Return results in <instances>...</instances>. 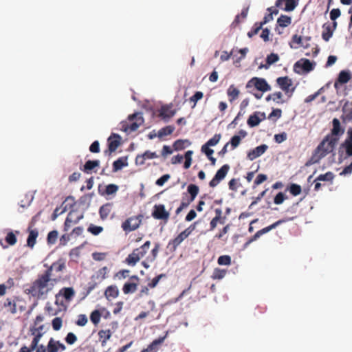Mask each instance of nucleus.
<instances>
[{"label":"nucleus","mask_w":352,"mask_h":352,"mask_svg":"<svg viewBox=\"0 0 352 352\" xmlns=\"http://www.w3.org/2000/svg\"><path fill=\"white\" fill-rule=\"evenodd\" d=\"M292 23L290 16L282 14L277 20V23L279 26L285 28L289 25Z\"/></svg>","instance_id":"obj_43"},{"label":"nucleus","mask_w":352,"mask_h":352,"mask_svg":"<svg viewBox=\"0 0 352 352\" xmlns=\"http://www.w3.org/2000/svg\"><path fill=\"white\" fill-rule=\"evenodd\" d=\"M5 240L6 243L10 245H14L16 244L17 239L15 234L12 231H10L8 232Z\"/></svg>","instance_id":"obj_49"},{"label":"nucleus","mask_w":352,"mask_h":352,"mask_svg":"<svg viewBox=\"0 0 352 352\" xmlns=\"http://www.w3.org/2000/svg\"><path fill=\"white\" fill-rule=\"evenodd\" d=\"M120 144V136L116 133H112L107 139L108 148L104 151V154L110 156L112 153L116 151Z\"/></svg>","instance_id":"obj_10"},{"label":"nucleus","mask_w":352,"mask_h":352,"mask_svg":"<svg viewBox=\"0 0 352 352\" xmlns=\"http://www.w3.org/2000/svg\"><path fill=\"white\" fill-rule=\"evenodd\" d=\"M287 199V197L282 192H279L274 198V203L280 205Z\"/></svg>","instance_id":"obj_56"},{"label":"nucleus","mask_w":352,"mask_h":352,"mask_svg":"<svg viewBox=\"0 0 352 352\" xmlns=\"http://www.w3.org/2000/svg\"><path fill=\"white\" fill-rule=\"evenodd\" d=\"M21 301L19 296L7 298L3 302V307L6 309L7 311L15 314L17 312V304Z\"/></svg>","instance_id":"obj_14"},{"label":"nucleus","mask_w":352,"mask_h":352,"mask_svg":"<svg viewBox=\"0 0 352 352\" xmlns=\"http://www.w3.org/2000/svg\"><path fill=\"white\" fill-rule=\"evenodd\" d=\"M98 336L100 338H104V340L102 341V345L104 346L106 344L107 341L110 339L111 336V332L109 329L100 330L98 332Z\"/></svg>","instance_id":"obj_47"},{"label":"nucleus","mask_w":352,"mask_h":352,"mask_svg":"<svg viewBox=\"0 0 352 352\" xmlns=\"http://www.w3.org/2000/svg\"><path fill=\"white\" fill-rule=\"evenodd\" d=\"M226 273L227 271L226 270L215 268L211 277L214 280H220L222 279L226 276Z\"/></svg>","instance_id":"obj_46"},{"label":"nucleus","mask_w":352,"mask_h":352,"mask_svg":"<svg viewBox=\"0 0 352 352\" xmlns=\"http://www.w3.org/2000/svg\"><path fill=\"white\" fill-rule=\"evenodd\" d=\"M239 90L234 85H230L227 90V94L231 102L239 97Z\"/></svg>","instance_id":"obj_36"},{"label":"nucleus","mask_w":352,"mask_h":352,"mask_svg":"<svg viewBox=\"0 0 352 352\" xmlns=\"http://www.w3.org/2000/svg\"><path fill=\"white\" fill-rule=\"evenodd\" d=\"M351 78V74L348 71L342 70L340 72L337 80L335 82L334 87L336 89L338 88V83L345 84Z\"/></svg>","instance_id":"obj_27"},{"label":"nucleus","mask_w":352,"mask_h":352,"mask_svg":"<svg viewBox=\"0 0 352 352\" xmlns=\"http://www.w3.org/2000/svg\"><path fill=\"white\" fill-rule=\"evenodd\" d=\"M188 143V140H177L174 142L173 148L175 151H181L186 148Z\"/></svg>","instance_id":"obj_50"},{"label":"nucleus","mask_w":352,"mask_h":352,"mask_svg":"<svg viewBox=\"0 0 352 352\" xmlns=\"http://www.w3.org/2000/svg\"><path fill=\"white\" fill-rule=\"evenodd\" d=\"M348 138L345 140L342 146L345 148L347 156H352V129H349L347 131Z\"/></svg>","instance_id":"obj_28"},{"label":"nucleus","mask_w":352,"mask_h":352,"mask_svg":"<svg viewBox=\"0 0 352 352\" xmlns=\"http://www.w3.org/2000/svg\"><path fill=\"white\" fill-rule=\"evenodd\" d=\"M221 138V134H215L211 139H210L206 144L209 146H214L217 145L220 141Z\"/></svg>","instance_id":"obj_59"},{"label":"nucleus","mask_w":352,"mask_h":352,"mask_svg":"<svg viewBox=\"0 0 352 352\" xmlns=\"http://www.w3.org/2000/svg\"><path fill=\"white\" fill-rule=\"evenodd\" d=\"M295 217H289V218H284L279 219L278 221L274 222V223L267 226L258 231H257L252 236H251L243 245V248H247L250 244H251L253 241L257 240L259 237H261L263 234H266L271 231L272 230L276 228L277 226L281 225L283 223L287 222L289 221H292Z\"/></svg>","instance_id":"obj_4"},{"label":"nucleus","mask_w":352,"mask_h":352,"mask_svg":"<svg viewBox=\"0 0 352 352\" xmlns=\"http://www.w3.org/2000/svg\"><path fill=\"white\" fill-rule=\"evenodd\" d=\"M73 213H69L64 223V231L67 232L72 223H77L78 219L72 218Z\"/></svg>","instance_id":"obj_44"},{"label":"nucleus","mask_w":352,"mask_h":352,"mask_svg":"<svg viewBox=\"0 0 352 352\" xmlns=\"http://www.w3.org/2000/svg\"><path fill=\"white\" fill-rule=\"evenodd\" d=\"M289 192L294 196H297L301 193L302 188L301 186L296 184H292L289 186Z\"/></svg>","instance_id":"obj_54"},{"label":"nucleus","mask_w":352,"mask_h":352,"mask_svg":"<svg viewBox=\"0 0 352 352\" xmlns=\"http://www.w3.org/2000/svg\"><path fill=\"white\" fill-rule=\"evenodd\" d=\"M100 166L99 160H88L85 162L82 168L80 170L87 174L92 173L94 169Z\"/></svg>","instance_id":"obj_26"},{"label":"nucleus","mask_w":352,"mask_h":352,"mask_svg":"<svg viewBox=\"0 0 352 352\" xmlns=\"http://www.w3.org/2000/svg\"><path fill=\"white\" fill-rule=\"evenodd\" d=\"M295 217H289V218H284L279 219L278 221L274 222V223L267 226L258 231H257L252 236H251L243 245V248H247L250 244H251L253 241L257 240L259 237H261L263 234H266L271 231L272 230L276 228L277 226L281 225L283 223L287 222L289 221H292Z\"/></svg>","instance_id":"obj_5"},{"label":"nucleus","mask_w":352,"mask_h":352,"mask_svg":"<svg viewBox=\"0 0 352 352\" xmlns=\"http://www.w3.org/2000/svg\"><path fill=\"white\" fill-rule=\"evenodd\" d=\"M140 223L141 219L138 217H131L122 223V228L125 232H129L137 229Z\"/></svg>","instance_id":"obj_15"},{"label":"nucleus","mask_w":352,"mask_h":352,"mask_svg":"<svg viewBox=\"0 0 352 352\" xmlns=\"http://www.w3.org/2000/svg\"><path fill=\"white\" fill-rule=\"evenodd\" d=\"M254 87L256 89L265 92L271 90L270 85L267 83L265 79L254 77L252 78L246 84V88L248 89Z\"/></svg>","instance_id":"obj_6"},{"label":"nucleus","mask_w":352,"mask_h":352,"mask_svg":"<svg viewBox=\"0 0 352 352\" xmlns=\"http://www.w3.org/2000/svg\"><path fill=\"white\" fill-rule=\"evenodd\" d=\"M333 129L331 130V133L333 135H340L344 133V130L341 129L340 122L338 119L334 118L333 120Z\"/></svg>","instance_id":"obj_38"},{"label":"nucleus","mask_w":352,"mask_h":352,"mask_svg":"<svg viewBox=\"0 0 352 352\" xmlns=\"http://www.w3.org/2000/svg\"><path fill=\"white\" fill-rule=\"evenodd\" d=\"M299 0H276L275 6L286 12L293 11L298 4Z\"/></svg>","instance_id":"obj_16"},{"label":"nucleus","mask_w":352,"mask_h":352,"mask_svg":"<svg viewBox=\"0 0 352 352\" xmlns=\"http://www.w3.org/2000/svg\"><path fill=\"white\" fill-rule=\"evenodd\" d=\"M322 28L324 30L322 33V38L324 41H329L334 31L331 29V26L327 23H324Z\"/></svg>","instance_id":"obj_34"},{"label":"nucleus","mask_w":352,"mask_h":352,"mask_svg":"<svg viewBox=\"0 0 352 352\" xmlns=\"http://www.w3.org/2000/svg\"><path fill=\"white\" fill-rule=\"evenodd\" d=\"M101 314L98 310H94L90 315V320L94 324H97L100 320Z\"/></svg>","instance_id":"obj_55"},{"label":"nucleus","mask_w":352,"mask_h":352,"mask_svg":"<svg viewBox=\"0 0 352 352\" xmlns=\"http://www.w3.org/2000/svg\"><path fill=\"white\" fill-rule=\"evenodd\" d=\"M58 238V232L56 230H52L47 234V242L48 243L54 244Z\"/></svg>","instance_id":"obj_61"},{"label":"nucleus","mask_w":352,"mask_h":352,"mask_svg":"<svg viewBox=\"0 0 352 352\" xmlns=\"http://www.w3.org/2000/svg\"><path fill=\"white\" fill-rule=\"evenodd\" d=\"M267 10L270 12V13L265 15L263 19V21L260 23L261 24H262V25L272 20L273 14H277L278 13V10L276 8H274L273 7L267 8Z\"/></svg>","instance_id":"obj_45"},{"label":"nucleus","mask_w":352,"mask_h":352,"mask_svg":"<svg viewBox=\"0 0 352 352\" xmlns=\"http://www.w3.org/2000/svg\"><path fill=\"white\" fill-rule=\"evenodd\" d=\"M170 214L165 210L164 205H155V219H162L167 222L169 219Z\"/></svg>","instance_id":"obj_23"},{"label":"nucleus","mask_w":352,"mask_h":352,"mask_svg":"<svg viewBox=\"0 0 352 352\" xmlns=\"http://www.w3.org/2000/svg\"><path fill=\"white\" fill-rule=\"evenodd\" d=\"M87 323V318L85 314H80L76 321V324L80 327H83Z\"/></svg>","instance_id":"obj_63"},{"label":"nucleus","mask_w":352,"mask_h":352,"mask_svg":"<svg viewBox=\"0 0 352 352\" xmlns=\"http://www.w3.org/2000/svg\"><path fill=\"white\" fill-rule=\"evenodd\" d=\"M109 272V271L107 267H103L96 272V274L92 276V278H96L99 282H102L103 280L107 278V274Z\"/></svg>","instance_id":"obj_32"},{"label":"nucleus","mask_w":352,"mask_h":352,"mask_svg":"<svg viewBox=\"0 0 352 352\" xmlns=\"http://www.w3.org/2000/svg\"><path fill=\"white\" fill-rule=\"evenodd\" d=\"M230 170L228 164L223 165L216 173L212 179L209 182L211 188L216 187L226 176Z\"/></svg>","instance_id":"obj_11"},{"label":"nucleus","mask_w":352,"mask_h":352,"mask_svg":"<svg viewBox=\"0 0 352 352\" xmlns=\"http://www.w3.org/2000/svg\"><path fill=\"white\" fill-rule=\"evenodd\" d=\"M217 263L220 265H230L231 264V257L228 255L220 256L218 258Z\"/></svg>","instance_id":"obj_52"},{"label":"nucleus","mask_w":352,"mask_h":352,"mask_svg":"<svg viewBox=\"0 0 352 352\" xmlns=\"http://www.w3.org/2000/svg\"><path fill=\"white\" fill-rule=\"evenodd\" d=\"M336 142V139H330L328 136L326 137L314 151V154L309 161V164H315L319 162V161L322 157L326 156L328 153H331L333 150ZM307 164H308V163Z\"/></svg>","instance_id":"obj_2"},{"label":"nucleus","mask_w":352,"mask_h":352,"mask_svg":"<svg viewBox=\"0 0 352 352\" xmlns=\"http://www.w3.org/2000/svg\"><path fill=\"white\" fill-rule=\"evenodd\" d=\"M138 284L132 282L126 283L122 288L123 292L125 294L134 293L137 290Z\"/></svg>","instance_id":"obj_40"},{"label":"nucleus","mask_w":352,"mask_h":352,"mask_svg":"<svg viewBox=\"0 0 352 352\" xmlns=\"http://www.w3.org/2000/svg\"><path fill=\"white\" fill-rule=\"evenodd\" d=\"M343 111H344V119L345 120H348V121H350L352 120V107L351 108H344L343 109Z\"/></svg>","instance_id":"obj_64"},{"label":"nucleus","mask_w":352,"mask_h":352,"mask_svg":"<svg viewBox=\"0 0 352 352\" xmlns=\"http://www.w3.org/2000/svg\"><path fill=\"white\" fill-rule=\"evenodd\" d=\"M148 243L146 242L144 243L142 246H141L139 248H137L133 251V252L126 257L125 262L129 265H135L141 258H142L145 253V248L146 247L148 248Z\"/></svg>","instance_id":"obj_8"},{"label":"nucleus","mask_w":352,"mask_h":352,"mask_svg":"<svg viewBox=\"0 0 352 352\" xmlns=\"http://www.w3.org/2000/svg\"><path fill=\"white\" fill-rule=\"evenodd\" d=\"M38 231L36 230H32L30 231L28 239L27 244L29 247L32 248L36 243V239L38 236Z\"/></svg>","instance_id":"obj_41"},{"label":"nucleus","mask_w":352,"mask_h":352,"mask_svg":"<svg viewBox=\"0 0 352 352\" xmlns=\"http://www.w3.org/2000/svg\"><path fill=\"white\" fill-rule=\"evenodd\" d=\"M143 118L141 113H135L129 116L125 121L120 123V129L127 134L135 131L143 123Z\"/></svg>","instance_id":"obj_3"},{"label":"nucleus","mask_w":352,"mask_h":352,"mask_svg":"<svg viewBox=\"0 0 352 352\" xmlns=\"http://www.w3.org/2000/svg\"><path fill=\"white\" fill-rule=\"evenodd\" d=\"M276 82L279 87L285 93L290 94L289 96L292 95L295 91V87H292L293 82L291 78L288 76L279 77L276 79Z\"/></svg>","instance_id":"obj_12"},{"label":"nucleus","mask_w":352,"mask_h":352,"mask_svg":"<svg viewBox=\"0 0 352 352\" xmlns=\"http://www.w3.org/2000/svg\"><path fill=\"white\" fill-rule=\"evenodd\" d=\"M119 295V289L116 285H110L107 287L104 292L105 297L109 299V298H116Z\"/></svg>","instance_id":"obj_31"},{"label":"nucleus","mask_w":352,"mask_h":352,"mask_svg":"<svg viewBox=\"0 0 352 352\" xmlns=\"http://www.w3.org/2000/svg\"><path fill=\"white\" fill-rule=\"evenodd\" d=\"M66 268L65 261V260L60 258L57 261L54 262L43 273L47 274L49 278H58L59 280H60V276H54L53 274V271L56 273L61 272Z\"/></svg>","instance_id":"obj_9"},{"label":"nucleus","mask_w":352,"mask_h":352,"mask_svg":"<svg viewBox=\"0 0 352 352\" xmlns=\"http://www.w3.org/2000/svg\"><path fill=\"white\" fill-rule=\"evenodd\" d=\"M65 340L68 344L72 345L77 341V337L74 333L69 332L65 338Z\"/></svg>","instance_id":"obj_60"},{"label":"nucleus","mask_w":352,"mask_h":352,"mask_svg":"<svg viewBox=\"0 0 352 352\" xmlns=\"http://www.w3.org/2000/svg\"><path fill=\"white\" fill-rule=\"evenodd\" d=\"M30 331L31 334L32 336H34V338L31 342L30 345L32 346V349H35L38 346V344L41 338L44 335V333H38L35 331H32L30 329Z\"/></svg>","instance_id":"obj_35"},{"label":"nucleus","mask_w":352,"mask_h":352,"mask_svg":"<svg viewBox=\"0 0 352 352\" xmlns=\"http://www.w3.org/2000/svg\"><path fill=\"white\" fill-rule=\"evenodd\" d=\"M192 151H188L186 152L184 157H185V162L184 164V168L185 169H188L192 163Z\"/></svg>","instance_id":"obj_51"},{"label":"nucleus","mask_w":352,"mask_h":352,"mask_svg":"<svg viewBox=\"0 0 352 352\" xmlns=\"http://www.w3.org/2000/svg\"><path fill=\"white\" fill-rule=\"evenodd\" d=\"M187 190L190 195V197L186 201H182L179 207H178L175 211L177 214H179L183 209L187 208L189 204L195 200L199 193V188L197 185L191 184L188 185Z\"/></svg>","instance_id":"obj_7"},{"label":"nucleus","mask_w":352,"mask_h":352,"mask_svg":"<svg viewBox=\"0 0 352 352\" xmlns=\"http://www.w3.org/2000/svg\"><path fill=\"white\" fill-rule=\"evenodd\" d=\"M279 56L277 54L271 53L270 54L267 55L266 58V63L265 65H261L259 66V68L265 67V69H268L269 67L278 61Z\"/></svg>","instance_id":"obj_33"},{"label":"nucleus","mask_w":352,"mask_h":352,"mask_svg":"<svg viewBox=\"0 0 352 352\" xmlns=\"http://www.w3.org/2000/svg\"><path fill=\"white\" fill-rule=\"evenodd\" d=\"M68 201H71V203L66 204L62 210H60L59 207H56L55 208V210H54V212L52 215V220L54 221L60 214L65 212L68 208H71L73 206V205L74 204V199L71 196H69L65 199V201H64L63 205L65 202H68Z\"/></svg>","instance_id":"obj_21"},{"label":"nucleus","mask_w":352,"mask_h":352,"mask_svg":"<svg viewBox=\"0 0 352 352\" xmlns=\"http://www.w3.org/2000/svg\"><path fill=\"white\" fill-rule=\"evenodd\" d=\"M295 67H300L305 72H310L314 67L311 61L308 59H302L300 61H298L294 65Z\"/></svg>","instance_id":"obj_29"},{"label":"nucleus","mask_w":352,"mask_h":352,"mask_svg":"<svg viewBox=\"0 0 352 352\" xmlns=\"http://www.w3.org/2000/svg\"><path fill=\"white\" fill-rule=\"evenodd\" d=\"M302 41H303V39L301 36H298V34H294V35H293L291 42L289 43L290 47L294 48V49H297L300 46H302L305 48L309 47V45L307 43L304 44L302 43Z\"/></svg>","instance_id":"obj_25"},{"label":"nucleus","mask_w":352,"mask_h":352,"mask_svg":"<svg viewBox=\"0 0 352 352\" xmlns=\"http://www.w3.org/2000/svg\"><path fill=\"white\" fill-rule=\"evenodd\" d=\"M267 149V145L261 144L258 146H256L255 148L250 150L248 153L247 157L250 160H254L256 158L260 157L261 155H263L266 151Z\"/></svg>","instance_id":"obj_22"},{"label":"nucleus","mask_w":352,"mask_h":352,"mask_svg":"<svg viewBox=\"0 0 352 352\" xmlns=\"http://www.w3.org/2000/svg\"><path fill=\"white\" fill-rule=\"evenodd\" d=\"M58 281V278H49L48 273L38 274L36 279L26 289V293L37 300H45L48 294L52 291L55 283Z\"/></svg>","instance_id":"obj_1"},{"label":"nucleus","mask_w":352,"mask_h":352,"mask_svg":"<svg viewBox=\"0 0 352 352\" xmlns=\"http://www.w3.org/2000/svg\"><path fill=\"white\" fill-rule=\"evenodd\" d=\"M186 238L183 235V234L181 232L179 234L175 239H173L171 241V244L176 248L183 241H184Z\"/></svg>","instance_id":"obj_62"},{"label":"nucleus","mask_w":352,"mask_h":352,"mask_svg":"<svg viewBox=\"0 0 352 352\" xmlns=\"http://www.w3.org/2000/svg\"><path fill=\"white\" fill-rule=\"evenodd\" d=\"M267 179V176L266 175L262 174V173L258 174L254 182L253 188H254L256 186L261 184L262 183L265 182Z\"/></svg>","instance_id":"obj_57"},{"label":"nucleus","mask_w":352,"mask_h":352,"mask_svg":"<svg viewBox=\"0 0 352 352\" xmlns=\"http://www.w3.org/2000/svg\"><path fill=\"white\" fill-rule=\"evenodd\" d=\"M45 311L50 316H54L58 315L60 309H54L50 302H47L45 307Z\"/></svg>","instance_id":"obj_48"},{"label":"nucleus","mask_w":352,"mask_h":352,"mask_svg":"<svg viewBox=\"0 0 352 352\" xmlns=\"http://www.w3.org/2000/svg\"><path fill=\"white\" fill-rule=\"evenodd\" d=\"M154 157V153L146 151L142 155H138L135 158V163L139 165L146 164L147 160H151Z\"/></svg>","instance_id":"obj_30"},{"label":"nucleus","mask_w":352,"mask_h":352,"mask_svg":"<svg viewBox=\"0 0 352 352\" xmlns=\"http://www.w3.org/2000/svg\"><path fill=\"white\" fill-rule=\"evenodd\" d=\"M47 352H59L65 351L66 346L59 340H55L53 338H51L47 342Z\"/></svg>","instance_id":"obj_19"},{"label":"nucleus","mask_w":352,"mask_h":352,"mask_svg":"<svg viewBox=\"0 0 352 352\" xmlns=\"http://www.w3.org/2000/svg\"><path fill=\"white\" fill-rule=\"evenodd\" d=\"M119 186L114 184H110L102 188L100 186L98 187V193L107 199L114 197L118 191Z\"/></svg>","instance_id":"obj_13"},{"label":"nucleus","mask_w":352,"mask_h":352,"mask_svg":"<svg viewBox=\"0 0 352 352\" xmlns=\"http://www.w3.org/2000/svg\"><path fill=\"white\" fill-rule=\"evenodd\" d=\"M265 119V113L263 112L256 111L250 115L248 119L247 123L250 127L258 126L260 122Z\"/></svg>","instance_id":"obj_18"},{"label":"nucleus","mask_w":352,"mask_h":352,"mask_svg":"<svg viewBox=\"0 0 352 352\" xmlns=\"http://www.w3.org/2000/svg\"><path fill=\"white\" fill-rule=\"evenodd\" d=\"M63 320L60 317L54 318L52 321V326L54 331H59L62 327Z\"/></svg>","instance_id":"obj_53"},{"label":"nucleus","mask_w":352,"mask_h":352,"mask_svg":"<svg viewBox=\"0 0 352 352\" xmlns=\"http://www.w3.org/2000/svg\"><path fill=\"white\" fill-rule=\"evenodd\" d=\"M113 209V203H106L100 206L99 209L100 217L102 220L108 218Z\"/></svg>","instance_id":"obj_24"},{"label":"nucleus","mask_w":352,"mask_h":352,"mask_svg":"<svg viewBox=\"0 0 352 352\" xmlns=\"http://www.w3.org/2000/svg\"><path fill=\"white\" fill-rule=\"evenodd\" d=\"M334 174L332 172L329 171L324 174L320 175L318 177H316L314 182L322 181L332 182V181L334 179Z\"/></svg>","instance_id":"obj_42"},{"label":"nucleus","mask_w":352,"mask_h":352,"mask_svg":"<svg viewBox=\"0 0 352 352\" xmlns=\"http://www.w3.org/2000/svg\"><path fill=\"white\" fill-rule=\"evenodd\" d=\"M88 232H91L92 234L94 235H98L99 234L100 232H102L103 230V228L101 227V226H95V225H93V224H91L88 229H87Z\"/></svg>","instance_id":"obj_58"},{"label":"nucleus","mask_w":352,"mask_h":352,"mask_svg":"<svg viewBox=\"0 0 352 352\" xmlns=\"http://www.w3.org/2000/svg\"><path fill=\"white\" fill-rule=\"evenodd\" d=\"M175 130V127L171 125L166 126L160 129L157 133V136L160 138H162L165 136L170 135Z\"/></svg>","instance_id":"obj_39"},{"label":"nucleus","mask_w":352,"mask_h":352,"mask_svg":"<svg viewBox=\"0 0 352 352\" xmlns=\"http://www.w3.org/2000/svg\"><path fill=\"white\" fill-rule=\"evenodd\" d=\"M127 166L126 158L120 157L113 163V171L117 172Z\"/></svg>","instance_id":"obj_37"},{"label":"nucleus","mask_w":352,"mask_h":352,"mask_svg":"<svg viewBox=\"0 0 352 352\" xmlns=\"http://www.w3.org/2000/svg\"><path fill=\"white\" fill-rule=\"evenodd\" d=\"M176 113V110L173 109V104H166L162 106L159 110V116L163 120L168 121Z\"/></svg>","instance_id":"obj_17"},{"label":"nucleus","mask_w":352,"mask_h":352,"mask_svg":"<svg viewBox=\"0 0 352 352\" xmlns=\"http://www.w3.org/2000/svg\"><path fill=\"white\" fill-rule=\"evenodd\" d=\"M74 295L75 292L72 287H63L56 295L55 303L59 305L58 298L60 296L64 297L67 302H69L74 298Z\"/></svg>","instance_id":"obj_20"}]
</instances>
